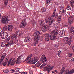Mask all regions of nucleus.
<instances>
[{"mask_svg":"<svg viewBox=\"0 0 74 74\" xmlns=\"http://www.w3.org/2000/svg\"><path fill=\"white\" fill-rule=\"evenodd\" d=\"M31 57H32V54H30L28 56L27 58H26V60H27L28 62V63H31L32 64H34L37 62H38V57H34V59L33 58H31L29 59V58H30ZM33 61H34V62Z\"/></svg>","mask_w":74,"mask_h":74,"instance_id":"nucleus-1","label":"nucleus"},{"mask_svg":"<svg viewBox=\"0 0 74 74\" xmlns=\"http://www.w3.org/2000/svg\"><path fill=\"white\" fill-rule=\"evenodd\" d=\"M58 34V30H53L50 33V40H57L58 39L57 38V35Z\"/></svg>","mask_w":74,"mask_h":74,"instance_id":"nucleus-2","label":"nucleus"},{"mask_svg":"<svg viewBox=\"0 0 74 74\" xmlns=\"http://www.w3.org/2000/svg\"><path fill=\"white\" fill-rule=\"evenodd\" d=\"M41 32L40 31H37L35 32L34 34V36L36 37L34 39V40L35 41L34 43V44L35 45L36 44H38V40L40 37L39 36L40 35Z\"/></svg>","mask_w":74,"mask_h":74,"instance_id":"nucleus-3","label":"nucleus"},{"mask_svg":"<svg viewBox=\"0 0 74 74\" xmlns=\"http://www.w3.org/2000/svg\"><path fill=\"white\" fill-rule=\"evenodd\" d=\"M6 56V53H3L2 56L1 57V59L0 60V65H3V66H6V64L7 63V61H5V62H3V60L4 59V58H5Z\"/></svg>","mask_w":74,"mask_h":74,"instance_id":"nucleus-4","label":"nucleus"},{"mask_svg":"<svg viewBox=\"0 0 74 74\" xmlns=\"http://www.w3.org/2000/svg\"><path fill=\"white\" fill-rule=\"evenodd\" d=\"M71 39H72V37H67L64 38V40L65 44H68L70 45L71 43Z\"/></svg>","mask_w":74,"mask_h":74,"instance_id":"nucleus-5","label":"nucleus"},{"mask_svg":"<svg viewBox=\"0 0 74 74\" xmlns=\"http://www.w3.org/2000/svg\"><path fill=\"white\" fill-rule=\"evenodd\" d=\"M10 21L8 17L7 16H3L2 18V22L3 23H6L7 22Z\"/></svg>","mask_w":74,"mask_h":74,"instance_id":"nucleus-6","label":"nucleus"},{"mask_svg":"<svg viewBox=\"0 0 74 74\" xmlns=\"http://www.w3.org/2000/svg\"><path fill=\"white\" fill-rule=\"evenodd\" d=\"M54 67V66H47L45 68V70H47L48 73H49L51 72V71L53 69Z\"/></svg>","mask_w":74,"mask_h":74,"instance_id":"nucleus-7","label":"nucleus"},{"mask_svg":"<svg viewBox=\"0 0 74 74\" xmlns=\"http://www.w3.org/2000/svg\"><path fill=\"white\" fill-rule=\"evenodd\" d=\"M8 32H3V34L1 35V37L2 39H5V38H6L8 36Z\"/></svg>","mask_w":74,"mask_h":74,"instance_id":"nucleus-8","label":"nucleus"},{"mask_svg":"<svg viewBox=\"0 0 74 74\" xmlns=\"http://www.w3.org/2000/svg\"><path fill=\"white\" fill-rule=\"evenodd\" d=\"M26 22L25 20L23 19L21 23V25L20 26V28H23L26 26Z\"/></svg>","mask_w":74,"mask_h":74,"instance_id":"nucleus-9","label":"nucleus"},{"mask_svg":"<svg viewBox=\"0 0 74 74\" xmlns=\"http://www.w3.org/2000/svg\"><path fill=\"white\" fill-rule=\"evenodd\" d=\"M48 21H46V23H49V26H50L52 25V23L54 21V20L52 21H50L49 20L52 19V17L49 16L48 18Z\"/></svg>","mask_w":74,"mask_h":74,"instance_id":"nucleus-10","label":"nucleus"},{"mask_svg":"<svg viewBox=\"0 0 74 74\" xmlns=\"http://www.w3.org/2000/svg\"><path fill=\"white\" fill-rule=\"evenodd\" d=\"M65 74H73L74 73V69L71 70L69 72V69H67L66 71H65Z\"/></svg>","mask_w":74,"mask_h":74,"instance_id":"nucleus-11","label":"nucleus"},{"mask_svg":"<svg viewBox=\"0 0 74 74\" xmlns=\"http://www.w3.org/2000/svg\"><path fill=\"white\" fill-rule=\"evenodd\" d=\"M49 27L47 25H44L42 28V32H45L49 30Z\"/></svg>","mask_w":74,"mask_h":74,"instance_id":"nucleus-12","label":"nucleus"},{"mask_svg":"<svg viewBox=\"0 0 74 74\" xmlns=\"http://www.w3.org/2000/svg\"><path fill=\"white\" fill-rule=\"evenodd\" d=\"M60 8L59 14H62V13H64V12H65V10H64V8L62 6H60Z\"/></svg>","mask_w":74,"mask_h":74,"instance_id":"nucleus-13","label":"nucleus"},{"mask_svg":"<svg viewBox=\"0 0 74 74\" xmlns=\"http://www.w3.org/2000/svg\"><path fill=\"white\" fill-rule=\"evenodd\" d=\"M74 20V18L72 16L69 18L68 20V22L70 24H71L73 23V21Z\"/></svg>","mask_w":74,"mask_h":74,"instance_id":"nucleus-14","label":"nucleus"},{"mask_svg":"<svg viewBox=\"0 0 74 74\" xmlns=\"http://www.w3.org/2000/svg\"><path fill=\"white\" fill-rule=\"evenodd\" d=\"M50 35L49 34H47L45 35V40L46 41H48L49 39Z\"/></svg>","mask_w":74,"mask_h":74,"instance_id":"nucleus-15","label":"nucleus"},{"mask_svg":"<svg viewBox=\"0 0 74 74\" xmlns=\"http://www.w3.org/2000/svg\"><path fill=\"white\" fill-rule=\"evenodd\" d=\"M14 43V40L11 39L10 41L8 42L7 44L6 45V47H9L10 45H11Z\"/></svg>","mask_w":74,"mask_h":74,"instance_id":"nucleus-16","label":"nucleus"},{"mask_svg":"<svg viewBox=\"0 0 74 74\" xmlns=\"http://www.w3.org/2000/svg\"><path fill=\"white\" fill-rule=\"evenodd\" d=\"M18 37L17 35L15 34H13L11 36V39L13 40H15L16 39V38Z\"/></svg>","mask_w":74,"mask_h":74,"instance_id":"nucleus-17","label":"nucleus"},{"mask_svg":"<svg viewBox=\"0 0 74 74\" xmlns=\"http://www.w3.org/2000/svg\"><path fill=\"white\" fill-rule=\"evenodd\" d=\"M60 35L61 37H63L65 35L64 31L61 30L60 32Z\"/></svg>","mask_w":74,"mask_h":74,"instance_id":"nucleus-18","label":"nucleus"},{"mask_svg":"<svg viewBox=\"0 0 74 74\" xmlns=\"http://www.w3.org/2000/svg\"><path fill=\"white\" fill-rule=\"evenodd\" d=\"M56 9H55L54 11L53 12V14L52 15V17H54V18H57L58 16V15H56Z\"/></svg>","mask_w":74,"mask_h":74,"instance_id":"nucleus-19","label":"nucleus"},{"mask_svg":"<svg viewBox=\"0 0 74 74\" xmlns=\"http://www.w3.org/2000/svg\"><path fill=\"white\" fill-rule=\"evenodd\" d=\"M22 57V56L21 55L20 56L17 58V60L16 61V64H18V63H20V59Z\"/></svg>","mask_w":74,"mask_h":74,"instance_id":"nucleus-20","label":"nucleus"},{"mask_svg":"<svg viewBox=\"0 0 74 74\" xmlns=\"http://www.w3.org/2000/svg\"><path fill=\"white\" fill-rule=\"evenodd\" d=\"M30 41V38L29 37H26L25 38L24 41L25 42H29Z\"/></svg>","mask_w":74,"mask_h":74,"instance_id":"nucleus-21","label":"nucleus"},{"mask_svg":"<svg viewBox=\"0 0 74 74\" xmlns=\"http://www.w3.org/2000/svg\"><path fill=\"white\" fill-rule=\"evenodd\" d=\"M8 31L10 32H11L12 30L13 29V26L12 25H8Z\"/></svg>","mask_w":74,"mask_h":74,"instance_id":"nucleus-22","label":"nucleus"},{"mask_svg":"<svg viewBox=\"0 0 74 74\" xmlns=\"http://www.w3.org/2000/svg\"><path fill=\"white\" fill-rule=\"evenodd\" d=\"M43 58L42 59V60L43 63H44L47 61V59L46 58V57H45V56L42 55V58H43Z\"/></svg>","mask_w":74,"mask_h":74,"instance_id":"nucleus-23","label":"nucleus"},{"mask_svg":"<svg viewBox=\"0 0 74 74\" xmlns=\"http://www.w3.org/2000/svg\"><path fill=\"white\" fill-rule=\"evenodd\" d=\"M70 32L73 35H74V28L73 27H71L70 29Z\"/></svg>","mask_w":74,"mask_h":74,"instance_id":"nucleus-24","label":"nucleus"},{"mask_svg":"<svg viewBox=\"0 0 74 74\" xmlns=\"http://www.w3.org/2000/svg\"><path fill=\"white\" fill-rule=\"evenodd\" d=\"M40 26H44L45 24V21L44 20H41L40 21Z\"/></svg>","mask_w":74,"mask_h":74,"instance_id":"nucleus-25","label":"nucleus"},{"mask_svg":"<svg viewBox=\"0 0 74 74\" xmlns=\"http://www.w3.org/2000/svg\"><path fill=\"white\" fill-rule=\"evenodd\" d=\"M64 71H65V68L63 67L60 71L59 74H63V73L64 72Z\"/></svg>","mask_w":74,"mask_h":74,"instance_id":"nucleus-26","label":"nucleus"},{"mask_svg":"<svg viewBox=\"0 0 74 74\" xmlns=\"http://www.w3.org/2000/svg\"><path fill=\"white\" fill-rule=\"evenodd\" d=\"M15 62H16V61H15V59H13L12 62H11L10 64L11 66H13L14 64L15 63Z\"/></svg>","mask_w":74,"mask_h":74,"instance_id":"nucleus-27","label":"nucleus"},{"mask_svg":"<svg viewBox=\"0 0 74 74\" xmlns=\"http://www.w3.org/2000/svg\"><path fill=\"white\" fill-rule=\"evenodd\" d=\"M70 4L72 6V7L74 8V1H70Z\"/></svg>","mask_w":74,"mask_h":74,"instance_id":"nucleus-28","label":"nucleus"},{"mask_svg":"<svg viewBox=\"0 0 74 74\" xmlns=\"http://www.w3.org/2000/svg\"><path fill=\"white\" fill-rule=\"evenodd\" d=\"M61 18L62 17H61V16L57 18V21L59 23H60V22Z\"/></svg>","mask_w":74,"mask_h":74,"instance_id":"nucleus-29","label":"nucleus"},{"mask_svg":"<svg viewBox=\"0 0 74 74\" xmlns=\"http://www.w3.org/2000/svg\"><path fill=\"white\" fill-rule=\"evenodd\" d=\"M7 30V26H5L4 27L3 29V31H6Z\"/></svg>","mask_w":74,"mask_h":74,"instance_id":"nucleus-30","label":"nucleus"},{"mask_svg":"<svg viewBox=\"0 0 74 74\" xmlns=\"http://www.w3.org/2000/svg\"><path fill=\"white\" fill-rule=\"evenodd\" d=\"M15 70H16L15 71L16 72V74H18V73H19V71H19V69L17 68H16L15 69Z\"/></svg>","mask_w":74,"mask_h":74,"instance_id":"nucleus-31","label":"nucleus"},{"mask_svg":"<svg viewBox=\"0 0 74 74\" xmlns=\"http://www.w3.org/2000/svg\"><path fill=\"white\" fill-rule=\"evenodd\" d=\"M5 42H3L1 43V46L2 47H5Z\"/></svg>","mask_w":74,"mask_h":74,"instance_id":"nucleus-32","label":"nucleus"},{"mask_svg":"<svg viewBox=\"0 0 74 74\" xmlns=\"http://www.w3.org/2000/svg\"><path fill=\"white\" fill-rule=\"evenodd\" d=\"M51 3V0H47L46 2V4H49Z\"/></svg>","mask_w":74,"mask_h":74,"instance_id":"nucleus-33","label":"nucleus"},{"mask_svg":"<svg viewBox=\"0 0 74 74\" xmlns=\"http://www.w3.org/2000/svg\"><path fill=\"white\" fill-rule=\"evenodd\" d=\"M53 25L56 28H58V27L59 26L58 25V23H56V25L55 24H53Z\"/></svg>","mask_w":74,"mask_h":74,"instance_id":"nucleus-34","label":"nucleus"},{"mask_svg":"<svg viewBox=\"0 0 74 74\" xmlns=\"http://www.w3.org/2000/svg\"><path fill=\"white\" fill-rule=\"evenodd\" d=\"M8 4V0H5L4 2V4L5 6H6Z\"/></svg>","mask_w":74,"mask_h":74,"instance_id":"nucleus-35","label":"nucleus"},{"mask_svg":"<svg viewBox=\"0 0 74 74\" xmlns=\"http://www.w3.org/2000/svg\"><path fill=\"white\" fill-rule=\"evenodd\" d=\"M35 65L36 66H40L41 65V64H40V62L38 61Z\"/></svg>","mask_w":74,"mask_h":74,"instance_id":"nucleus-36","label":"nucleus"},{"mask_svg":"<svg viewBox=\"0 0 74 74\" xmlns=\"http://www.w3.org/2000/svg\"><path fill=\"white\" fill-rule=\"evenodd\" d=\"M68 56L69 57H71V56H73V53H69L68 54Z\"/></svg>","mask_w":74,"mask_h":74,"instance_id":"nucleus-37","label":"nucleus"},{"mask_svg":"<svg viewBox=\"0 0 74 74\" xmlns=\"http://www.w3.org/2000/svg\"><path fill=\"white\" fill-rule=\"evenodd\" d=\"M3 72L4 73H8V72H9V70H8L7 69L4 70L3 71Z\"/></svg>","mask_w":74,"mask_h":74,"instance_id":"nucleus-38","label":"nucleus"},{"mask_svg":"<svg viewBox=\"0 0 74 74\" xmlns=\"http://www.w3.org/2000/svg\"><path fill=\"white\" fill-rule=\"evenodd\" d=\"M10 37H8V38H7L6 39V41H7V42H8V41H10Z\"/></svg>","mask_w":74,"mask_h":74,"instance_id":"nucleus-39","label":"nucleus"},{"mask_svg":"<svg viewBox=\"0 0 74 74\" xmlns=\"http://www.w3.org/2000/svg\"><path fill=\"white\" fill-rule=\"evenodd\" d=\"M45 11H46V8H43L42 10V12H45Z\"/></svg>","mask_w":74,"mask_h":74,"instance_id":"nucleus-40","label":"nucleus"},{"mask_svg":"<svg viewBox=\"0 0 74 74\" xmlns=\"http://www.w3.org/2000/svg\"><path fill=\"white\" fill-rule=\"evenodd\" d=\"M67 10H71V7L69 6H68L67 8Z\"/></svg>","mask_w":74,"mask_h":74,"instance_id":"nucleus-41","label":"nucleus"},{"mask_svg":"<svg viewBox=\"0 0 74 74\" xmlns=\"http://www.w3.org/2000/svg\"><path fill=\"white\" fill-rule=\"evenodd\" d=\"M33 74V73L32 71L31 70H30L29 71V74Z\"/></svg>","mask_w":74,"mask_h":74,"instance_id":"nucleus-42","label":"nucleus"},{"mask_svg":"<svg viewBox=\"0 0 74 74\" xmlns=\"http://www.w3.org/2000/svg\"><path fill=\"white\" fill-rule=\"evenodd\" d=\"M23 34V33H22V32H20V34H19V36H22V35Z\"/></svg>","mask_w":74,"mask_h":74,"instance_id":"nucleus-43","label":"nucleus"},{"mask_svg":"<svg viewBox=\"0 0 74 74\" xmlns=\"http://www.w3.org/2000/svg\"><path fill=\"white\" fill-rule=\"evenodd\" d=\"M62 53V52H61V51L60 50H59L58 51V55H59L60 53Z\"/></svg>","mask_w":74,"mask_h":74,"instance_id":"nucleus-44","label":"nucleus"},{"mask_svg":"<svg viewBox=\"0 0 74 74\" xmlns=\"http://www.w3.org/2000/svg\"><path fill=\"white\" fill-rule=\"evenodd\" d=\"M2 31L0 29V36H1V34H2Z\"/></svg>","mask_w":74,"mask_h":74,"instance_id":"nucleus-45","label":"nucleus"},{"mask_svg":"<svg viewBox=\"0 0 74 74\" xmlns=\"http://www.w3.org/2000/svg\"><path fill=\"white\" fill-rule=\"evenodd\" d=\"M26 29L27 30H31V29L30 28H27Z\"/></svg>","mask_w":74,"mask_h":74,"instance_id":"nucleus-46","label":"nucleus"},{"mask_svg":"<svg viewBox=\"0 0 74 74\" xmlns=\"http://www.w3.org/2000/svg\"><path fill=\"white\" fill-rule=\"evenodd\" d=\"M12 60V58H11V59H10L9 61V62H11V61Z\"/></svg>","mask_w":74,"mask_h":74,"instance_id":"nucleus-47","label":"nucleus"},{"mask_svg":"<svg viewBox=\"0 0 74 74\" xmlns=\"http://www.w3.org/2000/svg\"><path fill=\"white\" fill-rule=\"evenodd\" d=\"M11 63V62H10V61H8V66L9 65H10V64Z\"/></svg>","mask_w":74,"mask_h":74,"instance_id":"nucleus-48","label":"nucleus"},{"mask_svg":"<svg viewBox=\"0 0 74 74\" xmlns=\"http://www.w3.org/2000/svg\"><path fill=\"white\" fill-rule=\"evenodd\" d=\"M54 72H55V74H57L58 73V71L56 70H55Z\"/></svg>","mask_w":74,"mask_h":74,"instance_id":"nucleus-49","label":"nucleus"},{"mask_svg":"<svg viewBox=\"0 0 74 74\" xmlns=\"http://www.w3.org/2000/svg\"><path fill=\"white\" fill-rule=\"evenodd\" d=\"M11 71H13V72H15V70H12V69H11Z\"/></svg>","mask_w":74,"mask_h":74,"instance_id":"nucleus-50","label":"nucleus"},{"mask_svg":"<svg viewBox=\"0 0 74 74\" xmlns=\"http://www.w3.org/2000/svg\"><path fill=\"white\" fill-rule=\"evenodd\" d=\"M16 34H18V33H19V32H18V31H16Z\"/></svg>","mask_w":74,"mask_h":74,"instance_id":"nucleus-51","label":"nucleus"},{"mask_svg":"<svg viewBox=\"0 0 74 74\" xmlns=\"http://www.w3.org/2000/svg\"><path fill=\"white\" fill-rule=\"evenodd\" d=\"M72 50L73 51V52H74V46H73L72 49Z\"/></svg>","mask_w":74,"mask_h":74,"instance_id":"nucleus-52","label":"nucleus"},{"mask_svg":"<svg viewBox=\"0 0 74 74\" xmlns=\"http://www.w3.org/2000/svg\"><path fill=\"white\" fill-rule=\"evenodd\" d=\"M71 60L72 61H74V58H72L71 59Z\"/></svg>","mask_w":74,"mask_h":74,"instance_id":"nucleus-53","label":"nucleus"},{"mask_svg":"<svg viewBox=\"0 0 74 74\" xmlns=\"http://www.w3.org/2000/svg\"><path fill=\"white\" fill-rule=\"evenodd\" d=\"M33 25H36V23L35 22L33 23Z\"/></svg>","mask_w":74,"mask_h":74,"instance_id":"nucleus-54","label":"nucleus"},{"mask_svg":"<svg viewBox=\"0 0 74 74\" xmlns=\"http://www.w3.org/2000/svg\"><path fill=\"white\" fill-rule=\"evenodd\" d=\"M52 73L53 74V73H55V72H54V71H52Z\"/></svg>","mask_w":74,"mask_h":74,"instance_id":"nucleus-55","label":"nucleus"},{"mask_svg":"<svg viewBox=\"0 0 74 74\" xmlns=\"http://www.w3.org/2000/svg\"><path fill=\"white\" fill-rule=\"evenodd\" d=\"M24 74H27V72H24Z\"/></svg>","mask_w":74,"mask_h":74,"instance_id":"nucleus-56","label":"nucleus"},{"mask_svg":"<svg viewBox=\"0 0 74 74\" xmlns=\"http://www.w3.org/2000/svg\"><path fill=\"white\" fill-rule=\"evenodd\" d=\"M21 74H24V72H22V73H21Z\"/></svg>","mask_w":74,"mask_h":74,"instance_id":"nucleus-57","label":"nucleus"},{"mask_svg":"<svg viewBox=\"0 0 74 74\" xmlns=\"http://www.w3.org/2000/svg\"><path fill=\"white\" fill-rule=\"evenodd\" d=\"M56 47H57V48L58 47V46H57V45H56Z\"/></svg>","mask_w":74,"mask_h":74,"instance_id":"nucleus-58","label":"nucleus"},{"mask_svg":"<svg viewBox=\"0 0 74 74\" xmlns=\"http://www.w3.org/2000/svg\"><path fill=\"white\" fill-rule=\"evenodd\" d=\"M1 18V14H0V18Z\"/></svg>","mask_w":74,"mask_h":74,"instance_id":"nucleus-59","label":"nucleus"},{"mask_svg":"<svg viewBox=\"0 0 74 74\" xmlns=\"http://www.w3.org/2000/svg\"><path fill=\"white\" fill-rule=\"evenodd\" d=\"M11 0H9V1H11Z\"/></svg>","mask_w":74,"mask_h":74,"instance_id":"nucleus-60","label":"nucleus"}]
</instances>
